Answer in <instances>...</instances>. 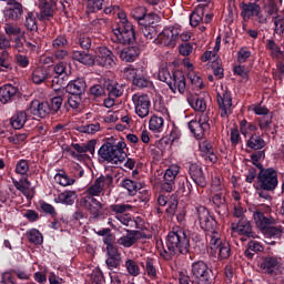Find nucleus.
<instances>
[{
    "label": "nucleus",
    "mask_w": 284,
    "mask_h": 284,
    "mask_svg": "<svg viewBox=\"0 0 284 284\" xmlns=\"http://www.w3.org/2000/svg\"><path fill=\"white\" fill-rule=\"evenodd\" d=\"M166 248H163L161 256L165 258V261H172L174 256H186L190 254V234H187V230L175 226L166 235Z\"/></svg>",
    "instance_id": "nucleus-1"
},
{
    "label": "nucleus",
    "mask_w": 284,
    "mask_h": 284,
    "mask_svg": "<svg viewBox=\"0 0 284 284\" xmlns=\"http://www.w3.org/2000/svg\"><path fill=\"white\" fill-rule=\"evenodd\" d=\"M126 148L128 144L124 141L104 142L98 150V163L101 165H121L128 159V153L124 151Z\"/></svg>",
    "instance_id": "nucleus-2"
},
{
    "label": "nucleus",
    "mask_w": 284,
    "mask_h": 284,
    "mask_svg": "<svg viewBox=\"0 0 284 284\" xmlns=\"http://www.w3.org/2000/svg\"><path fill=\"white\" fill-rule=\"evenodd\" d=\"M103 186L95 179L94 182L87 187L84 195L80 199V207H84L91 215V219L99 220L103 216V203L97 199V196L103 195Z\"/></svg>",
    "instance_id": "nucleus-3"
},
{
    "label": "nucleus",
    "mask_w": 284,
    "mask_h": 284,
    "mask_svg": "<svg viewBox=\"0 0 284 284\" xmlns=\"http://www.w3.org/2000/svg\"><path fill=\"white\" fill-rule=\"evenodd\" d=\"M159 79L163 83L168 84L171 92L176 94V91L180 94H185L187 83L185 82V73L181 70H173L170 72V69L163 67L159 70Z\"/></svg>",
    "instance_id": "nucleus-4"
},
{
    "label": "nucleus",
    "mask_w": 284,
    "mask_h": 284,
    "mask_svg": "<svg viewBox=\"0 0 284 284\" xmlns=\"http://www.w3.org/2000/svg\"><path fill=\"white\" fill-rule=\"evenodd\" d=\"M88 83H85V78H78L71 80L65 85V92L70 94L68 97L67 103L72 109L79 112L81 110V103L83 101V94H85V89Z\"/></svg>",
    "instance_id": "nucleus-5"
},
{
    "label": "nucleus",
    "mask_w": 284,
    "mask_h": 284,
    "mask_svg": "<svg viewBox=\"0 0 284 284\" xmlns=\"http://www.w3.org/2000/svg\"><path fill=\"white\" fill-rule=\"evenodd\" d=\"M197 214L200 227L206 232V241H212L216 235L221 236L219 233V222H216V219L210 214V210L205 206H201L197 209Z\"/></svg>",
    "instance_id": "nucleus-6"
},
{
    "label": "nucleus",
    "mask_w": 284,
    "mask_h": 284,
    "mask_svg": "<svg viewBox=\"0 0 284 284\" xmlns=\"http://www.w3.org/2000/svg\"><path fill=\"white\" fill-rule=\"evenodd\" d=\"M191 272H192V278H193V281H191L192 284L214 283V272L212 271V268H210L207 263L203 261L194 262L191 266Z\"/></svg>",
    "instance_id": "nucleus-7"
},
{
    "label": "nucleus",
    "mask_w": 284,
    "mask_h": 284,
    "mask_svg": "<svg viewBox=\"0 0 284 284\" xmlns=\"http://www.w3.org/2000/svg\"><path fill=\"white\" fill-rule=\"evenodd\" d=\"M111 41L114 43H122V45H132L136 41V32L132 22H125L124 24H118L113 29V36Z\"/></svg>",
    "instance_id": "nucleus-8"
},
{
    "label": "nucleus",
    "mask_w": 284,
    "mask_h": 284,
    "mask_svg": "<svg viewBox=\"0 0 284 284\" xmlns=\"http://www.w3.org/2000/svg\"><path fill=\"white\" fill-rule=\"evenodd\" d=\"M257 183L264 192H274L278 187V171L274 168H266L257 174Z\"/></svg>",
    "instance_id": "nucleus-9"
},
{
    "label": "nucleus",
    "mask_w": 284,
    "mask_h": 284,
    "mask_svg": "<svg viewBox=\"0 0 284 284\" xmlns=\"http://www.w3.org/2000/svg\"><path fill=\"white\" fill-rule=\"evenodd\" d=\"M181 34V28L179 27H168L162 30L153 40L155 45H161L162 48H176V41Z\"/></svg>",
    "instance_id": "nucleus-10"
},
{
    "label": "nucleus",
    "mask_w": 284,
    "mask_h": 284,
    "mask_svg": "<svg viewBox=\"0 0 284 284\" xmlns=\"http://www.w3.org/2000/svg\"><path fill=\"white\" fill-rule=\"evenodd\" d=\"M187 126L194 139H196V141H202V139H205V133L211 130L210 116L202 114L199 120H191L187 123Z\"/></svg>",
    "instance_id": "nucleus-11"
},
{
    "label": "nucleus",
    "mask_w": 284,
    "mask_h": 284,
    "mask_svg": "<svg viewBox=\"0 0 284 284\" xmlns=\"http://www.w3.org/2000/svg\"><path fill=\"white\" fill-rule=\"evenodd\" d=\"M95 65L105 70H112L116 65V55L108 47H98Z\"/></svg>",
    "instance_id": "nucleus-12"
},
{
    "label": "nucleus",
    "mask_w": 284,
    "mask_h": 284,
    "mask_svg": "<svg viewBox=\"0 0 284 284\" xmlns=\"http://www.w3.org/2000/svg\"><path fill=\"white\" fill-rule=\"evenodd\" d=\"M211 250L217 252L220 261H225L232 256V246L230 242L221 240V235L211 237L210 240Z\"/></svg>",
    "instance_id": "nucleus-13"
},
{
    "label": "nucleus",
    "mask_w": 284,
    "mask_h": 284,
    "mask_svg": "<svg viewBox=\"0 0 284 284\" xmlns=\"http://www.w3.org/2000/svg\"><path fill=\"white\" fill-rule=\"evenodd\" d=\"M132 101L135 108V114L140 116V119H145L150 114V105L152 102L150 101V95L148 94H133Z\"/></svg>",
    "instance_id": "nucleus-14"
},
{
    "label": "nucleus",
    "mask_w": 284,
    "mask_h": 284,
    "mask_svg": "<svg viewBox=\"0 0 284 284\" xmlns=\"http://www.w3.org/2000/svg\"><path fill=\"white\" fill-rule=\"evenodd\" d=\"M222 93H217L216 102L220 110V116L222 119L227 118V110L232 108V91L227 87H221Z\"/></svg>",
    "instance_id": "nucleus-15"
},
{
    "label": "nucleus",
    "mask_w": 284,
    "mask_h": 284,
    "mask_svg": "<svg viewBox=\"0 0 284 284\" xmlns=\"http://www.w3.org/2000/svg\"><path fill=\"white\" fill-rule=\"evenodd\" d=\"M3 17L6 21H19L23 17V4L17 0H8Z\"/></svg>",
    "instance_id": "nucleus-16"
},
{
    "label": "nucleus",
    "mask_w": 284,
    "mask_h": 284,
    "mask_svg": "<svg viewBox=\"0 0 284 284\" xmlns=\"http://www.w3.org/2000/svg\"><path fill=\"white\" fill-rule=\"evenodd\" d=\"M179 172H181V166H179V164H171L165 170L161 185L164 192H172V190H174V183L176 181V176H179Z\"/></svg>",
    "instance_id": "nucleus-17"
},
{
    "label": "nucleus",
    "mask_w": 284,
    "mask_h": 284,
    "mask_svg": "<svg viewBox=\"0 0 284 284\" xmlns=\"http://www.w3.org/2000/svg\"><path fill=\"white\" fill-rule=\"evenodd\" d=\"M232 232H235L240 236H245L246 239H256V233L252 231V223L247 217H242L236 223H232Z\"/></svg>",
    "instance_id": "nucleus-18"
},
{
    "label": "nucleus",
    "mask_w": 284,
    "mask_h": 284,
    "mask_svg": "<svg viewBox=\"0 0 284 284\" xmlns=\"http://www.w3.org/2000/svg\"><path fill=\"white\" fill-rule=\"evenodd\" d=\"M189 174L197 187H207V178H205L202 165L191 163L189 165Z\"/></svg>",
    "instance_id": "nucleus-19"
},
{
    "label": "nucleus",
    "mask_w": 284,
    "mask_h": 284,
    "mask_svg": "<svg viewBox=\"0 0 284 284\" xmlns=\"http://www.w3.org/2000/svg\"><path fill=\"white\" fill-rule=\"evenodd\" d=\"M28 112L33 114V116H39L40 119H45L48 114H52L50 111L49 102H40L39 100H33L28 108Z\"/></svg>",
    "instance_id": "nucleus-20"
},
{
    "label": "nucleus",
    "mask_w": 284,
    "mask_h": 284,
    "mask_svg": "<svg viewBox=\"0 0 284 284\" xmlns=\"http://www.w3.org/2000/svg\"><path fill=\"white\" fill-rule=\"evenodd\" d=\"M143 237V233L141 231L126 230V235L121 236L116 240V244L122 247H132V245L136 244L139 239Z\"/></svg>",
    "instance_id": "nucleus-21"
},
{
    "label": "nucleus",
    "mask_w": 284,
    "mask_h": 284,
    "mask_svg": "<svg viewBox=\"0 0 284 284\" xmlns=\"http://www.w3.org/2000/svg\"><path fill=\"white\" fill-rule=\"evenodd\" d=\"M104 88L108 92V97H111V99H119V97H123V92H125L123 83H119L116 80H104Z\"/></svg>",
    "instance_id": "nucleus-22"
},
{
    "label": "nucleus",
    "mask_w": 284,
    "mask_h": 284,
    "mask_svg": "<svg viewBox=\"0 0 284 284\" xmlns=\"http://www.w3.org/2000/svg\"><path fill=\"white\" fill-rule=\"evenodd\" d=\"M139 54H141L139 45H129L120 51V59L125 63H134L139 59Z\"/></svg>",
    "instance_id": "nucleus-23"
},
{
    "label": "nucleus",
    "mask_w": 284,
    "mask_h": 284,
    "mask_svg": "<svg viewBox=\"0 0 284 284\" xmlns=\"http://www.w3.org/2000/svg\"><path fill=\"white\" fill-rule=\"evenodd\" d=\"M241 17L243 19H252V17H258L261 14V4L258 2H242L241 4Z\"/></svg>",
    "instance_id": "nucleus-24"
},
{
    "label": "nucleus",
    "mask_w": 284,
    "mask_h": 284,
    "mask_svg": "<svg viewBox=\"0 0 284 284\" xmlns=\"http://www.w3.org/2000/svg\"><path fill=\"white\" fill-rule=\"evenodd\" d=\"M48 79H52V74H50V69L45 67H38L32 71L31 81L36 85H41L45 83Z\"/></svg>",
    "instance_id": "nucleus-25"
},
{
    "label": "nucleus",
    "mask_w": 284,
    "mask_h": 284,
    "mask_svg": "<svg viewBox=\"0 0 284 284\" xmlns=\"http://www.w3.org/2000/svg\"><path fill=\"white\" fill-rule=\"evenodd\" d=\"M19 94V88L12 84H4L0 88V101L2 103H10Z\"/></svg>",
    "instance_id": "nucleus-26"
},
{
    "label": "nucleus",
    "mask_w": 284,
    "mask_h": 284,
    "mask_svg": "<svg viewBox=\"0 0 284 284\" xmlns=\"http://www.w3.org/2000/svg\"><path fill=\"white\" fill-rule=\"evenodd\" d=\"M260 267L264 274H270L271 276L278 270V258L274 256H265L262 258Z\"/></svg>",
    "instance_id": "nucleus-27"
},
{
    "label": "nucleus",
    "mask_w": 284,
    "mask_h": 284,
    "mask_svg": "<svg viewBox=\"0 0 284 284\" xmlns=\"http://www.w3.org/2000/svg\"><path fill=\"white\" fill-rule=\"evenodd\" d=\"M73 61H78V63H82V65H88V68H93L95 64V55L85 51H73L72 54Z\"/></svg>",
    "instance_id": "nucleus-28"
},
{
    "label": "nucleus",
    "mask_w": 284,
    "mask_h": 284,
    "mask_svg": "<svg viewBox=\"0 0 284 284\" xmlns=\"http://www.w3.org/2000/svg\"><path fill=\"white\" fill-rule=\"evenodd\" d=\"M121 263H123V260L121 258V252H119V248L106 251L105 264L109 270H116L121 267Z\"/></svg>",
    "instance_id": "nucleus-29"
},
{
    "label": "nucleus",
    "mask_w": 284,
    "mask_h": 284,
    "mask_svg": "<svg viewBox=\"0 0 284 284\" xmlns=\"http://www.w3.org/2000/svg\"><path fill=\"white\" fill-rule=\"evenodd\" d=\"M54 3L52 0H39L38 8L40 10V17L41 19H44L47 21H50L52 17H54Z\"/></svg>",
    "instance_id": "nucleus-30"
},
{
    "label": "nucleus",
    "mask_w": 284,
    "mask_h": 284,
    "mask_svg": "<svg viewBox=\"0 0 284 284\" xmlns=\"http://www.w3.org/2000/svg\"><path fill=\"white\" fill-rule=\"evenodd\" d=\"M253 219L256 223V226L262 230V232H265L268 226L272 224V219L265 216V213L261 211V209H256L253 213Z\"/></svg>",
    "instance_id": "nucleus-31"
},
{
    "label": "nucleus",
    "mask_w": 284,
    "mask_h": 284,
    "mask_svg": "<svg viewBox=\"0 0 284 284\" xmlns=\"http://www.w3.org/2000/svg\"><path fill=\"white\" fill-rule=\"evenodd\" d=\"M205 8H207V3H200L196 6L194 11L190 14V26L192 28H196L201 21H203V17L205 14Z\"/></svg>",
    "instance_id": "nucleus-32"
},
{
    "label": "nucleus",
    "mask_w": 284,
    "mask_h": 284,
    "mask_svg": "<svg viewBox=\"0 0 284 284\" xmlns=\"http://www.w3.org/2000/svg\"><path fill=\"white\" fill-rule=\"evenodd\" d=\"M28 122V112L26 111H16L10 118V125L13 130H21Z\"/></svg>",
    "instance_id": "nucleus-33"
},
{
    "label": "nucleus",
    "mask_w": 284,
    "mask_h": 284,
    "mask_svg": "<svg viewBox=\"0 0 284 284\" xmlns=\"http://www.w3.org/2000/svg\"><path fill=\"white\" fill-rule=\"evenodd\" d=\"M120 185L121 187H124L125 191H128L129 196H136L139 190L143 189V185L140 182L130 179L122 180Z\"/></svg>",
    "instance_id": "nucleus-34"
},
{
    "label": "nucleus",
    "mask_w": 284,
    "mask_h": 284,
    "mask_svg": "<svg viewBox=\"0 0 284 284\" xmlns=\"http://www.w3.org/2000/svg\"><path fill=\"white\" fill-rule=\"evenodd\" d=\"M132 18L138 21L139 26H145L152 14H148V10L143 7H138L131 11Z\"/></svg>",
    "instance_id": "nucleus-35"
},
{
    "label": "nucleus",
    "mask_w": 284,
    "mask_h": 284,
    "mask_svg": "<svg viewBox=\"0 0 284 284\" xmlns=\"http://www.w3.org/2000/svg\"><path fill=\"white\" fill-rule=\"evenodd\" d=\"M74 201H77V192L65 190L62 193H59L55 203H61L62 205H74Z\"/></svg>",
    "instance_id": "nucleus-36"
},
{
    "label": "nucleus",
    "mask_w": 284,
    "mask_h": 284,
    "mask_svg": "<svg viewBox=\"0 0 284 284\" xmlns=\"http://www.w3.org/2000/svg\"><path fill=\"white\" fill-rule=\"evenodd\" d=\"M240 132L244 136V139H247V136L256 134L258 132V126L254 124V122H248L247 120L240 121Z\"/></svg>",
    "instance_id": "nucleus-37"
},
{
    "label": "nucleus",
    "mask_w": 284,
    "mask_h": 284,
    "mask_svg": "<svg viewBox=\"0 0 284 284\" xmlns=\"http://www.w3.org/2000/svg\"><path fill=\"white\" fill-rule=\"evenodd\" d=\"M194 187L192 186V182L187 178H181L179 181V186L176 190V194L179 196H190L192 194Z\"/></svg>",
    "instance_id": "nucleus-38"
},
{
    "label": "nucleus",
    "mask_w": 284,
    "mask_h": 284,
    "mask_svg": "<svg viewBox=\"0 0 284 284\" xmlns=\"http://www.w3.org/2000/svg\"><path fill=\"white\" fill-rule=\"evenodd\" d=\"M265 145V140L261 136V134L256 133H253L246 141V148H250V150H263Z\"/></svg>",
    "instance_id": "nucleus-39"
},
{
    "label": "nucleus",
    "mask_w": 284,
    "mask_h": 284,
    "mask_svg": "<svg viewBox=\"0 0 284 284\" xmlns=\"http://www.w3.org/2000/svg\"><path fill=\"white\" fill-rule=\"evenodd\" d=\"M71 148H73V150H69L70 155L72 156V159H75L77 161H88V159H90V155H88V153H85V150L83 149V143L79 144V143H72Z\"/></svg>",
    "instance_id": "nucleus-40"
},
{
    "label": "nucleus",
    "mask_w": 284,
    "mask_h": 284,
    "mask_svg": "<svg viewBox=\"0 0 284 284\" xmlns=\"http://www.w3.org/2000/svg\"><path fill=\"white\" fill-rule=\"evenodd\" d=\"M155 263L156 260H154L153 257H146L143 260V262L140 263L141 267L144 270L148 276H151V278L156 277Z\"/></svg>",
    "instance_id": "nucleus-41"
},
{
    "label": "nucleus",
    "mask_w": 284,
    "mask_h": 284,
    "mask_svg": "<svg viewBox=\"0 0 284 284\" xmlns=\"http://www.w3.org/2000/svg\"><path fill=\"white\" fill-rule=\"evenodd\" d=\"M189 103L195 112H205L207 110V103L205 102V98L194 95L191 100H189Z\"/></svg>",
    "instance_id": "nucleus-42"
},
{
    "label": "nucleus",
    "mask_w": 284,
    "mask_h": 284,
    "mask_svg": "<svg viewBox=\"0 0 284 284\" xmlns=\"http://www.w3.org/2000/svg\"><path fill=\"white\" fill-rule=\"evenodd\" d=\"M164 123H165V120H163L162 116L153 115L149 121V130H151V132L161 133L163 132Z\"/></svg>",
    "instance_id": "nucleus-43"
},
{
    "label": "nucleus",
    "mask_w": 284,
    "mask_h": 284,
    "mask_svg": "<svg viewBox=\"0 0 284 284\" xmlns=\"http://www.w3.org/2000/svg\"><path fill=\"white\" fill-rule=\"evenodd\" d=\"M55 183H59L62 187H68L69 185H74L75 180L70 178L65 171H61L54 175Z\"/></svg>",
    "instance_id": "nucleus-44"
},
{
    "label": "nucleus",
    "mask_w": 284,
    "mask_h": 284,
    "mask_svg": "<svg viewBox=\"0 0 284 284\" xmlns=\"http://www.w3.org/2000/svg\"><path fill=\"white\" fill-rule=\"evenodd\" d=\"M266 50H270L273 59H281V57H284V52L281 50V47H278L276 41L272 39L266 40Z\"/></svg>",
    "instance_id": "nucleus-45"
},
{
    "label": "nucleus",
    "mask_w": 284,
    "mask_h": 284,
    "mask_svg": "<svg viewBox=\"0 0 284 284\" xmlns=\"http://www.w3.org/2000/svg\"><path fill=\"white\" fill-rule=\"evenodd\" d=\"M272 119H273V115H264L256 119L258 123V128L261 132H264V134H267V132H272V123H273Z\"/></svg>",
    "instance_id": "nucleus-46"
},
{
    "label": "nucleus",
    "mask_w": 284,
    "mask_h": 284,
    "mask_svg": "<svg viewBox=\"0 0 284 284\" xmlns=\"http://www.w3.org/2000/svg\"><path fill=\"white\" fill-rule=\"evenodd\" d=\"M12 70V60L8 51L0 53V72H10Z\"/></svg>",
    "instance_id": "nucleus-47"
},
{
    "label": "nucleus",
    "mask_w": 284,
    "mask_h": 284,
    "mask_svg": "<svg viewBox=\"0 0 284 284\" xmlns=\"http://www.w3.org/2000/svg\"><path fill=\"white\" fill-rule=\"evenodd\" d=\"M68 77L63 75H53L51 80V88L54 92H61L65 89V83H68Z\"/></svg>",
    "instance_id": "nucleus-48"
},
{
    "label": "nucleus",
    "mask_w": 284,
    "mask_h": 284,
    "mask_svg": "<svg viewBox=\"0 0 284 284\" xmlns=\"http://www.w3.org/2000/svg\"><path fill=\"white\" fill-rule=\"evenodd\" d=\"M132 84L135 88H139V90H143L145 88H152V81H150V79L143 75V71H140L138 77H135V79L133 80Z\"/></svg>",
    "instance_id": "nucleus-49"
},
{
    "label": "nucleus",
    "mask_w": 284,
    "mask_h": 284,
    "mask_svg": "<svg viewBox=\"0 0 284 284\" xmlns=\"http://www.w3.org/2000/svg\"><path fill=\"white\" fill-rule=\"evenodd\" d=\"M27 239L29 243H33V245H41V243H43V234L37 229L27 231Z\"/></svg>",
    "instance_id": "nucleus-50"
},
{
    "label": "nucleus",
    "mask_w": 284,
    "mask_h": 284,
    "mask_svg": "<svg viewBox=\"0 0 284 284\" xmlns=\"http://www.w3.org/2000/svg\"><path fill=\"white\" fill-rule=\"evenodd\" d=\"M103 3L105 0H87V14H94L103 10Z\"/></svg>",
    "instance_id": "nucleus-51"
},
{
    "label": "nucleus",
    "mask_w": 284,
    "mask_h": 284,
    "mask_svg": "<svg viewBox=\"0 0 284 284\" xmlns=\"http://www.w3.org/2000/svg\"><path fill=\"white\" fill-rule=\"evenodd\" d=\"M140 28L142 34L145 39H149V41H152V39L158 34L156 28L150 23V20L146 21L145 24H140Z\"/></svg>",
    "instance_id": "nucleus-52"
},
{
    "label": "nucleus",
    "mask_w": 284,
    "mask_h": 284,
    "mask_svg": "<svg viewBox=\"0 0 284 284\" xmlns=\"http://www.w3.org/2000/svg\"><path fill=\"white\" fill-rule=\"evenodd\" d=\"M24 26L29 32H38L39 26L37 24V16H34V12L29 11L27 13Z\"/></svg>",
    "instance_id": "nucleus-53"
},
{
    "label": "nucleus",
    "mask_w": 284,
    "mask_h": 284,
    "mask_svg": "<svg viewBox=\"0 0 284 284\" xmlns=\"http://www.w3.org/2000/svg\"><path fill=\"white\" fill-rule=\"evenodd\" d=\"M101 130V124L95 122L93 124L80 125L77 128V131L82 134H97Z\"/></svg>",
    "instance_id": "nucleus-54"
},
{
    "label": "nucleus",
    "mask_w": 284,
    "mask_h": 284,
    "mask_svg": "<svg viewBox=\"0 0 284 284\" xmlns=\"http://www.w3.org/2000/svg\"><path fill=\"white\" fill-rule=\"evenodd\" d=\"M105 82H103V84H93L90 88L89 93L91 97H93V99H101V97H105Z\"/></svg>",
    "instance_id": "nucleus-55"
},
{
    "label": "nucleus",
    "mask_w": 284,
    "mask_h": 284,
    "mask_svg": "<svg viewBox=\"0 0 284 284\" xmlns=\"http://www.w3.org/2000/svg\"><path fill=\"white\" fill-rule=\"evenodd\" d=\"M40 205V212H42V214H45L47 216H51V219H54V216H57V209H54V206L43 200H41L39 202Z\"/></svg>",
    "instance_id": "nucleus-56"
},
{
    "label": "nucleus",
    "mask_w": 284,
    "mask_h": 284,
    "mask_svg": "<svg viewBox=\"0 0 284 284\" xmlns=\"http://www.w3.org/2000/svg\"><path fill=\"white\" fill-rule=\"evenodd\" d=\"M264 232L266 236H270V239H282L284 234V227L282 225L268 226Z\"/></svg>",
    "instance_id": "nucleus-57"
},
{
    "label": "nucleus",
    "mask_w": 284,
    "mask_h": 284,
    "mask_svg": "<svg viewBox=\"0 0 284 284\" xmlns=\"http://www.w3.org/2000/svg\"><path fill=\"white\" fill-rule=\"evenodd\" d=\"M61 105H63V97L62 95L53 97L49 103L51 114H59V111L61 110Z\"/></svg>",
    "instance_id": "nucleus-58"
},
{
    "label": "nucleus",
    "mask_w": 284,
    "mask_h": 284,
    "mask_svg": "<svg viewBox=\"0 0 284 284\" xmlns=\"http://www.w3.org/2000/svg\"><path fill=\"white\" fill-rule=\"evenodd\" d=\"M69 45H70V42L68 41V37H65V34H60L52 41V48L54 50L65 49Z\"/></svg>",
    "instance_id": "nucleus-59"
},
{
    "label": "nucleus",
    "mask_w": 284,
    "mask_h": 284,
    "mask_svg": "<svg viewBox=\"0 0 284 284\" xmlns=\"http://www.w3.org/2000/svg\"><path fill=\"white\" fill-rule=\"evenodd\" d=\"M125 268L131 276H139L141 274V267H139V263L134 260H126Z\"/></svg>",
    "instance_id": "nucleus-60"
},
{
    "label": "nucleus",
    "mask_w": 284,
    "mask_h": 284,
    "mask_svg": "<svg viewBox=\"0 0 284 284\" xmlns=\"http://www.w3.org/2000/svg\"><path fill=\"white\" fill-rule=\"evenodd\" d=\"M97 180L101 184L102 190H105V187H114V176L111 174L100 175Z\"/></svg>",
    "instance_id": "nucleus-61"
},
{
    "label": "nucleus",
    "mask_w": 284,
    "mask_h": 284,
    "mask_svg": "<svg viewBox=\"0 0 284 284\" xmlns=\"http://www.w3.org/2000/svg\"><path fill=\"white\" fill-rule=\"evenodd\" d=\"M53 72L55 77H70L68 74V63L60 61L53 65Z\"/></svg>",
    "instance_id": "nucleus-62"
},
{
    "label": "nucleus",
    "mask_w": 284,
    "mask_h": 284,
    "mask_svg": "<svg viewBox=\"0 0 284 284\" xmlns=\"http://www.w3.org/2000/svg\"><path fill=\"white\" fill-rule=\"evenodd\" d=\"M109 210L113 214H125V212H130V210H132V205H130V204H111L109 206Z\"/></svg>",
    "instance_id": "nucleus-63"
},
{
    "label": "nucleus",
    "mask_w": 284,
    "mask_h": 284,
    "mask_svg": "<svg viewBox=\"0 0 284 284\" xmlns=\"http://www.w3.org/2000/svg\"><path fill=\"white\" fill-rule=\"evenodd\" d=\"M250 57H252V51L250 50V48L247 47H242L239 51H237V63H246L247 59H250Z\"/></svg>",
    "instance_id": "nucleus-64"
}]
</instances>
